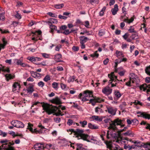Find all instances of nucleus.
<instances>
[{"instance_id":"nucleus-1","label":"nucleus","mask_w":150,"mask_h":150,"mask_svg":"<svg viewBox=\"0 0 150 150\" xmlns=\"http://www.w3.org/2000/svg\"><path fill=\"white\" fill-rule=\"evenodd\" d=\"M124 121V120H121L119 118L115 119L113 121H112V123L110 125L109 128L114 130L117 131L118 137L122 139L121 137V133L123 131H125L127 128V127H125L123 129L121 130H118L116 125H120V127H122L125 126V125L123 124V122Z\"/></svg>"},{"instance_id":"nucleus-2","label":"nucleus","mask_w":150,"mask_h":150,"mask_svg":"<svg viewBox=\"0 0 150 150\" xmlns=\"http://www.w3.org/2000/svg\"><path fill=\"white\" fill-rule=\"evenodd\" d=\"M68 132H70V134H71L72 133H74L76 137L78 139H82L88 142L90 141L88 139L89 135L87 134H83L84 131L82 129H76V130L72 129H70L67 130Z\"/></svg>"},{"instance_id":"nucleus-3","label":"nucleus","mask_w":150,"mask_h":150,"mask_svg":"<svg viewBox=\"0 0 150 150\" xmlns=\"http://www.w3.org/2000/svg\"><path fill=\"white\" fill-rule=\"evenodd\" d=\"M41 104H42V107L43 108V109L48 115H50L52 113L54 114L57 110L58 109V107L56 106H53L52 105H50L44 102H42Z\"/></svg>"},{"instance_id":"nucleus-4","label":"nucleus","mask_w":150,"mask_h":150,"mask_svg":"<svg viewBox=\"0 0 150 150\" xmlns=\"http://www.w3.org/2000/svg\"><path fill=\"white\" fill-rule=\"evenodd\" d=\"M11 124L14 127L18 128H23L24 126L22 122L17 120L12 121L11 122Z\"/></svg>"},{"instance_id":"nucleus-5","label":"nucleus","mask_w":150,"mask_h":150,"mask_svg":"<svg viewBox=\"0 0 150 150\" xmlns=\"http://www.w3.org/2000/svg\"><path fill=\"white\" fill-rule=\"evenodd\" d=\"M79 38L81 48L82 49H84L85 48V45L84 43L87 41L90 40L85 36H81L79 37Z\"/></svg>"},{"instance_id":"nucleus-6","label":"nucleus","mask_w":150,"mask_h":150,"mask_svg":"<svg viewBox=\"0 0 150 150\" xmlns=\"http://www.w3.org/2000/svg\"><path fill=\"white\" fill-rule=\"evenodd\" d=\"M32 33L34 35L38 36L36 38L35 37L32 38V40L37 41L38 39L41 40H42V38L41 35L42 32L41 30H39L35 31V32H32Z\"/></svg>"},{"instance_id":"nucleus-7","label":"nucleus","mask_w":150,"mask_h":150,"mask_svg":"<svg viewBox=\"0 0 150 150\" xmlns=\"http://www.w3.org/2000/svg\"><path fill=\"white\" fill-rule=\"evenodd\" d=\"M104 100L100 98L96 97L93 99H91L89 100V102L88 103H91L93 105H94L96 103H101L104 102Z\"/></svg>"},{"instance_id":"nucleus-8","label":"nucleus","mask_w":150,"mask_h":150,"mask_svg":"<svg viewBox=\"0 0 150 150\" xmlns=\"http://www.w3.org/2000/svg\"><path fill=\"white\" fill-rule=\"evenodd\" d=\"M139 88L140 90H143V91L146 90V92L147 94H149L150 92V84L147 85L144 83L140 86Z\"/></svg>"},{"instance_id":"nucleus-9","label":"nucleus","mask_w":150,"mask_h":150,"mask_svg":"<svg viewBox=\"0 0 150 150\" xmlns=\"http://www.w3.org/2000/svg\"><path fill=\"white\" fill-rule=\"evenodd\" d=\"M50 101L51 103L56 105H61L62 104L61 99L57 96L50 100Z\"/></svg>"},{"instance_id":"nucleus-10","label":"nucleus","mask_w":150,"mask_h":150,"mask_svg":"<svg viewBox=\"0 0 150 150\" xmlns=\"http://www.w3.org/2000/svg\"><path fill=\"white\" fill-rule=\"evenodd\" d=\"M34 148L35 150H44L45 148V144L37 143L34 145Z\"/></svg>"},{"instance_id":"nucleus-11","label":"nucleus","mask_w":150,"mask_h":150,"mask_svg":"<svg viewBox=\"0 0 150 150\" xmlns=\"http://www.w3.org/2000/svg\"><path fill=\"white\" fill-rule=\"evenodd\" d=\"M112 89L110 88L108 86H107L102 89V92L106 95L108 96L112 93Z\"/></svg>"},{"instance_id":"nucleus-12","label":"nucleus","mask_w":150,"mask_h":150,"mask_svg":"<svg viewBox=\"0 0 150 150\" xmlns=\"http://www.w3.org/2000/svg\"><path fill=\"white\" fill-rule=\"evenodd\" d=\"M107 111L108 112L112 115L116 114L117 109L116 108L111 106H109L107 108Z\"/></svg>"},{"instance_id":"nucleus-13","label":"nucleus","mask_w":150,"mask_h":150,"mask_svg":"<svg viewBox=\"0 0 150 150\" xmlns=\"http://www.w3.org/2000/svg\"><path fill=\"white\" fill-rule=\"evenodd\" d=\"M137 114H139L140 116L141 117H143L145 119L149 120L150 119V114L147 113L146 112H137Z\"/></svg>"},{"instance_id":"nucleus-14","label":"nucleus","mask_w":150,"mask_h":150,"mask_svg":"<svg viewBox=\"0 0 150 150\" xmlns=\"http://www.w3.org/2000/svg\"><path fill=\"white\" fill-rule=\"evenodd\" d=\"M93 92L89 90H86L83 92V95L87 98L93 97Z\"/></svg>"},{"instance_id":"nucleus-15","label":"nucleus","mask_w":150,"mask_h":150,"mask_svg":"<svg viewBox=\"0 0 150 150\" xmlns=\"http://www.w3.org/2000/svg\"><path fill=\"white\" fill-rule=\"evenodd\" d=\"M21 86L20 84L18 82H15L12 85V91L14 92L18 89L19 90Z\"/></svg>"},{"instance_id":"nucleus-16","label":"nucleus","mask_w":150,"mask_h":150,"mask_svg":"<svg viewBox=\"0 0 150 150\" xmlns=\"http://www.w3.org/2000/svg\"><path fill=\"white\" fill-rule=\"evenodd\" d=\"M115 97H114L115 100H117L122 96V94L118 90H115L114 92Z\"/></svg>"},{"instance_id":"nucleus-17","label":"nucleus","mask_w":150,"mask_h":150,"mask_svg":"<svg viewBox=\"0 0 150 150\" xmlns=\"http://www.w3.org/2000/svg\"><path fill=\"white\" fill-rule=\"evenodd\" d=\"M29 86L28 85L27 86L26 90L28 91V93H32V92L34 91L33 86L32 84H29Z\"/></svg>"},{"instance_id":"nucleus-18","label":"nucleus","mask_w":150,"mask_h":150,"mask_svg":"<svg viewBox=\"0 0 150 150\" xmlns=\"http://www.w3.org/2000/svg\"><path fill=\"white\" fill-rule=\"evenodd\" d=\"M0 150H15L14 147L9 146V148L6 147V146L1 145L0 146Z\"/></svg>"},{"instance_id":"nucleus-19","label":"nucleus","mask_w":150,"mask_h":150,"mask_svg":"<svg viewBox=\"0 0 150 150\" xmlns=\"http://www.w3.org/2000/svg\"><path fill=\"white\" fill-rule=\"evenodd\" d=\"M118 10V6L117 4H115L114 6V8L111 10L112 13L113 15H115Z\"/></svg>"},{"instance_id":"nucleus-20","label":"nucleus","mask_w":150,"mask_h":150,"mask_svg":"<svg viewBox=\"0 0 150 150\" xmlns=\"http://www.w3.org/2000/svg\"><path fill=\"white\" fill-rule=\"evenodd\" d=\"M5 76L6 78V81H9L10 79H13L15 77L14 75H12L11 74H6L5 75Z\"/></svg>"},{"instance_id":"nucleus-21","label":"nucleus","mask_w":150,"mask_h":150,"mask_svg":"<svg viewBox=\"0 0 150 150\" xmlns=\"http://www.w3.org/2000/svg\"><path fill=\"white\" fill-rule=\"evenodd\" d=\"M122 134L125 136H129L131 137L134 136V134L130 130H128L126 132L123 133Z\"/></svg>"},{"instance_id":"nucleus-22","label":"nucleus","mask_w":150,"mask_h":150,"mask_svg":"<svg viewBox=\"0 0 150 150\" xmlns=\"http://www.w3.org/2000/svg\"><path fill=\"white\" fill-rule=\"evenodd\" d=\"M33 125L31 124L29 122L28 123V126L27 129H29L30 131L32 133L36 132V129H35L34 130H33V129L32 127L33 126Z\"/></svg>"},{"instance_id":"nucleus-23","label":"nucleus","mask_w":150,"mask_h":150,"mask_svg":"<svg viewBox=\"0 0 150 150\" xmlns=\"http://www.w3.org/2000/svg\"><path fill=\"white\" fill-rule=\"evenodd\" d=\"M103 107V105H101L100 107H97L95 108V112H96L100 114L103 112L102 110L100 108H102Z\"/></svg>"},{"instance_id":"nucleus-24","label":"nucleus","mask_w":150,"mask_h":150,"mask_svg":"<svg viewBox=\"0 0 150 150\" xmlns=\"http://www.w3.org/2000/svg\"><path fill=\"white\" fill-rule=\"evenodd\" d=\"M88 127L90 129H97L98 128V127L95 125H93L91 123H89L88 124Z\"/></svg>"},{"instance_id":"nucleus-25","label":"nucleus","mask_w":150,"mask_h":150,"mask_svg":"<svg viewBox=\"0 0 150 150\" xmlns=\"http://www.w3.org/2000/svg\"><path fill=\"white\" fill-rule=\"evenodd\" d=\"M92 119L93 120L98 121L99 122H101L102 121L103 118L100 117L99 116L96 115H93L91 117Z\"/></svg>"},{"instance_id":"nucleus-26","label":"nucleus","mask_w":150,"mask_h":150,"mask_svg":"<svg viewBox=\"0 0 150 150\" xmlns=\"http://www.w3.org/2000/svg\"><path fill=\"white\" fill-rule=\"evenodd\" d=\"M141 125H146L145 128L146 129H149L150 130V124L147 123L146 122L144 121H143L140 123Z\"/></svg>"},{"instance_id":"nucleus-27","label":"nucleus","mask_w":150,"mask_h":150,"mask_svg":"<svg viewBox=\"0 0 150 150\" xmlns=\"http://www.w3.org/2000/svg\"><path fill=\"white\" fill-rule=\"evenodd\" d=\"M0 65L2 67L1 71L4 72H7L8 73L10 72V70L9 68L6 67V68H5V67L4 66H3L1 64Z\"/></svg>"},{"instance_id":"nucleus-28","label":"nucleus","mask_w":150,"mask_h":150,"mask_svg":"<svg viewBox=\"0 0 150 150\" xmlns=\"http://www.w3.org/2000/svg\"><path fill=\"white\" fill-rule=\"evenodd\" d=\"M145 73L148 75L150 76V65L145 67Z\"/></svg>"},{"instance_id":"nucleus-29","label":"nucleus","mask_w":150,"mask_h":150,"mask_svg":"<svg viewBox=\"0 0 150 150\" xmlns=\"http://www.w3.org/2000/svg\"><path fill=\"white\" fill-rule=\"evenodd\" d=\"M57 20L54 18H50L47 22L49 24H52V23H57Z\"/></svg>"},{"instance_id":"nucleus-30","label":"nucleus","mask_w":150,"mask_h":150,"mask_svg":"<svg viewBox=\"0 0 150 150\" xmlns=\"http://www.w3.org/2000/svg\"><path fill=\"white\" fill-rule=\"evenodd\" d=\"M108 76L110 79V80L109 81V83H111L113 81H114V82H116V80H115V79L114 77L113 76V75H110L109 74H108Z\"/></svg>"},{"instance_id":"nucleus-31","label":"nucleus","mask_w":150,"mask_h":150,"mask_svg":"<svg viewBox=\"0 0 150 150\" xmlns=\"http://www.w3.org/2000/svg\"><path fill=\"white\" fill-rule=\"evenodd\" d=\"M62 55L60 54H57L54 55V58L58 62H59L60 61L59 60L62 58Z\"/></svg>"},{"instance_id":"nucleus-32","label":"nucleus","mask_w":150,"mask_h":150,"mask_svg":"<svg viewBox=\"0 0 150 150\" xmlns=\"http://www.w3.org/2000/svg\"><path fill=\"white\" fill-rule=\"evenodd\" d=\"M64 5L63 4H57L54 5V7L57 9H60L64 7Z\"/></svg>"},{"instance_id":"nucleus-33","label":"nucleus","mask_w":150,"mask_h":150,"mask_svg":"<svg viewBox=\"0 0 150 150\" xmlns=\"http://www.w3.org/2000/svg\"><path fill=\"white\" fill-rule=\"evenodd\" d=\"M49 25H50V28L51 29V33L53 32L54 30H56V29H57V27L55 25H53L52 24H49Z\"/></svg>"},{"instance_id":"nucleus-34","label":"nucleus","mask_w":150,"mask_h":150,"mask_svg":"<svg viewBox=\"0 0 150 150\" xmlns=\"http://www.w3.org/2000/svg\"><path fill=\"white\" fill-rule=\"evenodd\" d=\"M97 52L98 51H96L94 53L91 54L90 55L91 57L93 58H97L99 56V54L97 53Z\"/></svg>"},{"instance_id":"nucleus-35","label":"nucleus","mask_w":150,"mask_h":150,"mask_svg":"<svg viewBox=\"0 0 150 150\" xmlns=\"http://www.w3.org/2000/svg\"><path fill=\"white\" fill-rule=\"evenodd\" d=\"M133 21L134 19L132 18H131L130 19H129L127 17V18L124 19L123 20L124 22H127L128 23L132 22Z\"/></svg>"},{"instance_id":"nucleus-36","label":"nucleus","mask_w":150,"mask_h":150,"mask_svg":"<svg viewBox=\"0 0 150 150\" xmlns=\"http://www.w3.org/2000/svg\"><path fill=\"white\" fill-rule=\"evenodd\" d=\"M79 123L82 127H84L87 124V122L86 120H84L83 121H81L79 122Z\"/></svg>"},{"instance_id":"nucleus-37","label":"nucleus","mask_w":150,"mask_h":150,"mask_svg":"<svg viewBox=\"0 0 150 150\" xmlns=\"http://www.w3.org/2000/svg\"><path fill=\"white\" fill-rule=\"evenodd\" d=\"M116 54L117 57L119 58V57L122 56V57H123L124 56L123 55V53L117 50L116 52Z\"/></svg>"},{"instance_id":"nucleus-38","label":"nucleus","mask_w":150,"mask_h":150,"mask_svg":"<svg viewBox=\"0 0 150 150\" xmlns=\"http://www.w3.org/2000/svg\"><path fill=\"white\" fill-rule=\"evenodd\" d=\"M87 1L92 5H93L94 3L98 4V0H87Z\"/></svg>"},{"instance_id":"nucleus-39","label":"nucleus","mask_w":150,"mask_h":150,"mask_svg":"<svg viewBox=\"0 0 150 150\" xmlns=\"http://www.w3.org/2000/svg\"><path fill=\"white\" fill-rule=\"evenodd\" d=\"M35 59L36 57H29L28 58V59L33 62H36Z\"/></svg>"},{"instance_id":"nucleus-40","label":"nucleus","mask_w":150,"mask_h":150,"mask_svg":"<svg viewBox=\"0 0 150 150\" xmlns=\"http://www.w3.org/2000/svg\"><path fill=\"white\" fill-rule=\"evenodd\" d=\"M131 37L133 40L137 39L138 38V36L136 34H132Z\"/></svg>"},{"instance_id":"nucleus-41","label":"nucleus","mask_w":150,"mask_h":150,"mask_svg":"<svg viewBox=\"0 0 150 150\" xmlns=\"http://www.w3.org/2000/svg\"><path fill=\"white\" fill-rule=\"evenodd\" d=\"M75 79V76H72L70 77L68 80V82L70 83L71 82H73L74 80Z\"/></svg>"},{"instance_id":"nucleus-42","label":"nucleus","mask_w":150,"mask_h":150,"mask_svg":"<svg viewBox=\"0 0 150 150\" xmlns=\"http://www.w3.org/2000/svg\"><path fill=\"white\" fill-rule=\"evenodd\" d=\"M50 80V77L48 75H46L43 79V80L45 82H47L48 81Z\"/></svg>"},{"instance_id":"nucleus-43","label":"nucleus","mask_w":150,"mask_h":150,"mask_svg":"<svg viewBox=\"0 0 150 150\" xmlns=\"http://www.w3.org/2000/svg\"><path fill=\"white\" fill-rule=\"evenodd\" d=\"M105 33V31L103 30H100L99 32L98 35L100 36H102Z\"/></svg>"},{"instance_id":"nucleus-44","label":"nucleus","mask_w":150,"mask_h":150,"mask_svg":"<svg viewBox=\"0 0 150 150\" xmlns=\"http://www.w3.org/2000/svg\"><path fill=\"white\" fill-rule=\"evenodd\" d=\"M32 76L34 77L35 78L36 77L38 76V75H40V74L37 73L34 71H32L31 73Z\"/></svg>"},{"instance_id":"nucleus-45","label":"nucleus","mask_w":150,"mask_h":150,"mask_svg":"<svg viewBox=\"0 0 150 150\" xmlns=\"http://www.w3.org/2000/svg\"><path fill=\"white\" fill-rule=\"evenodd\" d=\"M76 146V150H81L82 147V144H77Z\"/></svg>"},{"instance_id":"nucleus-46","label":"nucleus","mask_w":150,"mask_h":150,"mask_svg":"<svg viewBox=\"0 0 150 150\" xmlns=\"http://www.w3.org/2000/svg\"><path fill=\"white\" fill-rule=\"evenodd\" d=\"M52 87L54 89H57V88L58 86V83L54 82L52 83Z\"/></svg>"},{"instance_id":"nucleus-47","label":"nucleus","mask_w":150,"mask_h":150,"mask_svg":"<svg viewBox=\"0 0 150 150\" xmlns=\"http://www.w3.org/2000/svg\"><path fill=\"white\" fill-rule=\"evenodd\" d=\"M133 146H134V145H132L131 146H129V145H128V146L125 145L124 148L125 149H126L127 148H129V150H130L132 148H133V149L134 148V147H133Z\"/></svg>"},{"instance_id":"nucleus-48","label":"nucleus","mask_w":150,"mask_h":150,"mask_svg":"<svg viewBox=\"0 0 150 150\" xmlns=\"http://www.w3.org/2000/svg\"><path fill=\"white\" fill-rule=\"evenodd\" d=\"M85 24L84 25H85V27L87 28H89V26H90V23L89 21H86L84 22Z\"/></svg>"},{"instance_id":"nucleus-49","label":"nucleus","mask_w":150,"mask_h":150,"mask_svg":"<svg viewBox=\"0 0 150 150\" xmlns=\"http://www.w3.org/2000/svg\"><path fill=\"white\" fill-rule=\"evenodd\" d=\"M47 13L48 15L52 17L56 18L57 17V14L53 13L51 12H49Z\"/></svg>"},{"instance_id":"nucleus-50","label":"nucleus","mask_w":150,"mask_h":150,"mask_svg":"<svg viewBox=\"0 0 150 150\" xmlns=\"http://www.w3.org/2000/svg\"><path fill=\"white\" fill-rule=\"evenodd\" d=\"M112 150H122L119 146L117 145L115 146V147L113 146Z\"/></svg>"},{"instance_id":"nucleus-51","label":"nucleus","mask_w":150,"mask_h":150,"mask_svg":"<svg viewBox=\"0 0 150 150\" xmlns=\"http://www.w3.org/2000/svg\"><path fill=\"white\" fill-rule=\"evenodd\" d=\"M133 103L135 105H142L143 104L142 103H141L140 101H139L138 100H135L134 103Z\"/></svg>"},{"instance_id":"nucleus-52","label":"nucleus","mask_w":150,"mask_h":150,"mask_svg":"<svg viewBox=\"0 0 150 150\" xmlns=\"http://www.w3.org/2000/svg\"><path fill=\"white\" fill-rule=\"evenodd\" d=\"M45 85V83L42 81H40L38 83V85L39 87H42Z\"/></svg>"},{"instance_id":"nucleus-53","label":"nucleus","mask_w":150,"mask_h":150,"mask_svg":"<svg viewBox=\"0 0 150 150\" xmlns=\"http://www.w3.org/2000/svg\"><path fill=\"white\" fill-rule=\"evenodd\" d=\"M0 31L1 32L2 34L9 33V31L7 30H3L1 28H0Z\"/></svg>"},{"instance_id":"nucleus-54","label":"nucleus","mask_w":150,"mask_h":150,"mask_svg":"<svg viewBox=\"0 0 150 150\" xmlns=\"http://www.w3.org/2000/svg\"><path fill=\"white\" fill-rule=\"evenodd\" d=\"M54 121L56 123H59L61 121V119L59 117H56L54 119Z\"/></svg>"},{"instance_id":"nucleus-55","label":"nucleus","mask_w":150,"mask_h":150,"mask_svg":"<svg viewBox=\"0 0 150 150\" xmlns=\"http://www.w3.org/2000/svg\"><path fill=\"white\" fill-rule=\"evenodd\" d=\"M73 121L72 120L69 119L67 122V124L69 126H71L72 125Z\"/></svg>"},{"instance_id":"nucleus-56","label":"nucleus","mask_w":150,"mask_h":150,"mask_svg":"<svg viewBox=\"0 0 150 150\" xmlns=\"http://www.w3.org/2000/svg\"><path fill=\"white\" fill-rule=\"evenodd\" d=\"M63 34L65 35H68L70 34V31L69 30L66 29L63 31Z\"/></svg>"},{"instance_id":"nucleus-57","label":"nucleus","mask_w":150,"mask_h":150,"mask_svg":"<svg viewBox=\"0 0 150 150\" xmlns=\"http://www.w3.org/2000/svg\"><path fill=\"white\" fill-rule=\"evenodd\" d=\"M52 146V144H45V148H46L48 149H50Z\"/></svg>"},{"instance_id":"nucleus-58","label":"nucleus","mask_w":150,"mask_h":150,"mask_svg":"<svg viewBox=\"0 0 150 150\" xmlns=\"http://www.w3.org/2000/svg\"><path fill=\"white\" fill-rule=\"evenodd\" d=\"M15 17L16 18L18 19H20L21 18V15L18 12H17L16 14L15 15Z\"/></svg>"},{"instance_id":"nucleus-59","label":"nucleus","mask_w":150,"mask_h":150,"mask_svg":"<svg viewBox=\"0 0 150 150\" xmlns=\"http://www.w3.org/2000/svg\"><path fill=\"white\" fill-rule=\"evenodd\" d=\"M58 18L61 19H63L66 20L67 19V17L66 16H63L61 15H59L58 16Z\"/></svg>"},{"instance_id":"nucleus-60","label":"nucleus","mask_w":150,"mask_h":150,"mask_svg":"<svg viewBox=\"0 0 150 150\" xmlns=\"http://www.w3.org/2000/svg\"><path fill=\"white\" fill-rule=\"evenodd\" d=\"M107 146V147L110 150H113V146L112 144H110V143L108 144V146Z\"/></svg>"},{"instance_id":"nucleus-61","label":"nucleus","mask_w":150,"mask_h":150,"mask_svg":"<svg viewBox=\"0 0 150 150\" xmlns=\"http://www.w3.org/2000/svg\"><path fill=\"white\" fill-rule=\"evenodd\" d=\"M72 50L74 51H77L79 50V47L77 46H74L72 47Z\"/></svg>"},{"instance_id":"nucleus-62","label":"nucleus","mask_w":150,"mask_h":150,"mask_svg":"<svg viewBox=\"0 0 150 150\" xmlns=\"http://www.w3.org/2000/svg\"><path fill=\"white\" fill-rule=\"evenodd\" d=\"M76 24H82L83 25V22L80 19H77L76 20Z\"/></svg>"},{"instance_id":"nucleus-63","label":"nucleus","mask_w":150,"mask_h":150,"mask_svg":"<svg viewBox=\"0 0 150 150\" xmlns=\"http://www.w3.org/2000/svg\"><path fill=\"white\" fill-rule=\"evenodd\" d=\"M5 20V17L4 16V14L2 13L0 14V20H2L4 21Z\"/></svg>"},{"instance_id":"nucleus-64","label":"nucleus","mask_w":150,"mask_h":150,"mask_svg":"<svg viewBox=\"0 0 150 150\" xmlns=\"http://www.w3.org/2000/svg\"><path fill=\"white\" fill-rule=\"evenodd\" d=\"M145 81L146 83H150V77H147L146 78Z\"/></svg>"}]
</instances>
